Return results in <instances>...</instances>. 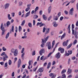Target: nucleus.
<instances>
[{"instance_id":"aec40b11","label":"nucleus","mask_w":78,"mask_h":78,"mask_svg":"<svg viewBox=\"0 0 78 78\" xmlns=\"http://www.w3.org/2000/svg\"><path fill=\"white\" fill-rule=\"evenodd\" d=\"M30 15V11H29L28 12H27L25 14V17H28Z\"/></svg>"},{"instance_id":"72a5a7b5","label":"nucleus","mask_w":78,"mask_h":78,"mask_svg":"<svg viewBox=\"0 0 78 78\" xmlns=\"http://www.w3.org/2000/svg\"><path fill=\"white\" fill-rule=\"evenodd\" d=\"M66 69H63L62 70L61 72L62 74H63L64 73H66Z\"/></svg>"},{"instance_id":"c03bdc74","label":"nucleus","mask_w":78,"mask_h":78,"mask_svg":"<svg viewBox=\"0 0 78 78\" xmlns=\"http://www.w3.org/2000/svg\"><path fill=\"white\" fill-rule=\"evenodd\" d=\"M11 15H12V17H14V16H15V13L14 12L12 13Z\"/></svg>"},{"instance_id":"4468645a","label":"nucleus","mask_w":78,"mask_h":78,"mask_svg":"<svg viewBox=\"0 0 78 78\" xmlns=\"http://www.w3.org/2000/svg\"><path fill=\"white\" fill-rule=\"evenodd\" d=\"M58 51H61V53H63L64 51V50L63 48H62L61 47L59 48L58 49Z\"/></svg>"},{"instance_id":"052dcab7","label":"nucleus","mask_w":78,"mask_h":78,"mask_svg":"<svg viewBox=\"0 0 78 78\" xmlns=\"http://www.w3.org/2000/svg\"><path fill=\"white\" fill-rule=\"evenodd\" d=\"M68 53H69V54H70V55H71V54H72V51H68Z\"/></svg>"},{"instance_id":"7c9ffc66","label":"nucleus","mask_w":78,"mask_h":78,"mask_svg":"<svg viewBox=\"0 0 78 78\" xmlns=\"http://www.w3.org/2000/svg\"><path fill=\"white\" fill-rule=\"evenodd\" d=\"M9 32H8L6 35L5 37L6 39H8L9 37Z\"/></svg>"},{"instance_id":"393cba45","label":"nucleus","mask_w":78,"mask_h":78,"mask_svg":"<svg viewBox=\"0 0 78 78\" xmlns=\"http://www.w3.org/2000/svg\"><path fill=\"white\" fill-rule=\"evenodd\" d=\"M6 24L7 27H9V25H11V22L9 21H8L7 22Z\"/></svg>"},{"instance_id":"2f4dec72","label":"nucleus","mask_w":78,"mask_h":78,"mask_svg":"<svg viewBox=\"0 0 78 78\" xmlns=\"http://www.w3.org/2000/svg\"><path fill=\"white\" fill-rule=\"evenodd\" d=\"M28 26H29V27H30V28H31V27H32V23H28Z\"/></svg>"},{"instance_id":"f8f14e48","label":"nucleus","mask_w":78,"mask_h":78,"mask_svg":"<svg viewBox=\"0 0 78 78\" xmlns=\"http://www.w3.org/2000/svg\"><path fill=\"white\" fill-rule=\"evenodd\" d=\"M21 60L19 59L18 62V68H19L20 67V65H21Z\"/></svg>"},{"instance_id":"bb28decb","label":"nucleus","mask_w":78,"mask_h":78,"mask_svg":"<svg viewBox=\"0 0 78 78\" xmlns=\"http://www.w3.org/2000/svg\"><path fill=\"white\" fill-rule=\"evenodd\" d=\"M25 20H23L21 23V26H23L24 25H25Z\"/></svg>"},{"instance_id":"6e6552de","label":"nucleus","mask_w":78,"mask_h":78,"mask_svg":"<svg viewBox=\"0 0 78 78\" xmlns=\"http://www.w3.org/2000/svg\"><path fill=\"white\" fill-rule=\"evenodd\" d=\"M45 53V49H41L39 51L40 55L41 56L42 55V53Z\"/></svg>"},{"instance_id":"e2e57ef3","label":"nucleus","mask_w":78,"mask_h":78,"mask_svg":"<svg viewBox=\"0 0 78 78\" xmlns=\"http://www.w3.org/2000/svg\"><path fill=\"white\" fill-rule=\"evenodd\" d=\"M4 75V74L3 73L2 74L0 75V78H2V77H3V76Z\"/></svg>"},{"instance_id":"4c0bfd02","label":"nucleus","mask_w":78,"mask_h":78,"mask_svg":"<svg viewBox=\"0 0 78 78\" xmlns=\"http://www.w3.org/2000/svg\"><path fill=\"white\" fill-rule=\"evenodd\" d=\"M39 9V7L37 6L35 9V13H36V12Z\"/></svg>"},{"instance_id":"6e6d98bb","label":"nucleus","mask_w":78,"mask_h":78,"mask_svg":"<svg viewBox=\"0 0 78 78\" xmlns=\"http://www.w3.org/2000/svg\"><path fill=\"white\" fill-rule=\"evenodd\" d=\"M66 76L65 74H63L62 75V78H66Z\"/></svg>"},{"instance_id":"a18cd8bd","label":"nucleus","mask_w":78,"mask_h":78,"mask_svg":"<svg viewBox=\"0 0 78 78\" xmlns=\"http://www.w3.org/2000/svg\"><path fill=\"white\" fill-rule=\"evenodd\" d=\"M41 24L40 25V27H42L43 26H44V25H45V24L44 23H42L41 22Z\"/></svg>"},{"instance_id":"680f3d73","label":"nucleus","mask_w":78,"mask_h":78,"mask_svg":"<svg viewBox=\"0 0 78 78\" xmlns=\"http://www.w3.org/2000/svg\"><path fill=\"white\" fill-rule=\"evenodd\" d=\"M75 0H71V3H74V2H75Z\"/></svg>"},{"instance_id":"0eeeda50","label":"nucleus","mask_w":78,"mask_h":78,"mask_svg":"<svg viewBox=\"0 0 78 78\" xmlns=\"http://www.w3.org/2000/svg\"><path fill=\"white\" fill-rule=\"evenodd\" d=\"M47 44L48 45V50H50L51 48V45L50 42H47Z\"/></svg>"},{"instance_id":"4d7b16f0","label":"nucleus","mask_w":78,"mask_h":78,"mask_svg":"<svg viewBox=\"0 0 78 78\" xmlns=\"http://www.w3.org/2000/svg\"><path fill=\"white\" fill-rule=\"evenodd\" d=\"M64 12L65 14L66 15L68 14L69 13V12H68V11H66V10H65Z\"/></svg>"},{"instance_id":"37998d69","label":"nucleus","mask_w":78,"mask_h":78,"mask_svg":"<svg viewBox=\"0 0 78 78\" xmlns=\"http://www.w3.org/2000/svg\"><path fill=\"white\" fill-rule=\"evenodd\" d=\"M49 29H48V30L46 31L45 33V34H48V33H49Z\"/></svg>"},{"instance_id":"1a4fd4ad","label":"nucleus","mask_w":78,"mask_h":78,"mask_svg":"<svg viewBox=\"0 0 78 78\" xmlns=\"http://www.w3.org/2000/svg\"><path fill=\"white\" fill-rule=\"evenodd\" d=\"M73 8H71L69 11V15H71V16H73Z\"/></svg>"},{"instance_id":"5fc2aeb1","label":"nucleus","mask_w":78,"mask_h":78,"mask_svg":"<svg viewBox=\"0 0 78 78\" xmlns=\"http://www.w3.org/2000/svg\"><path fill=\"white\" fill-rule=\"evenodd\" d=\"M53 54V52H51L49 53V54L48 55V57H50L51 56V55Z\"/></svg>"},{"instance_id":"e433bc0d","label":"nucleus","mask_w":78,"mask_h":78,"mask_svg":"<svg viewBox=\"0 0 78 78\" xmlns=\"http://www.w3.org/2000/svg\"><path fill=\"white\" fill-rule=\"evenodd\" d=\"M54 19L55 20H58V16H56L54 18Z\"/></svg>"},{"instance_id":"f03ea898","label":"nucleus","mask_w":78,"mask_h":78,"mask_svg":"<svg viewBox=\"0 0 78 78\" xmlns=\"http://www.w3.org/2000/svg\"><path fill=\"white\" fill-rule=\"evenodd\" d=\"M11 51L12 53H14V55L15 56H17L18 55V50L12 48L11 49Z\"/></svg>"},{"instance_id":"412c9836","label":"nucleus","mask_w":78,"mask_h":78,"mask_svg":"<svg viewBox=\"0 0 78 78\" xmlns=\"http://www.w3.org/2000/svg\"><path fill=\"white\" fill-rule=\"evenodd\" d=\"M53 24L54 27H58V24H56V22L54 21L53 22Z\"/></svg>"},{"instance_id":"de8ad7c7","label":"nucleus","mask_w":78,"mask_h":78,"mask_svg":"<svg viewBox=\"0 0 78 78\" xmlns=\"http://www.w3.org/2000/svg\"><path fill=\"white\" fill-rule=\"evenodd\" d=\"M21 38H22V39H27V36L24 35V36L22 37Z\"/></svg>"},{"instance_id":"6ab92c4d","label":"nucleus","mask_w":78,"mask_h":78,"mask_svg":"<svg viewBox=\"0 0 78 78\" xmlns=\"http://www.w3.org/2000/svg\"><path fill=\"white\" fill-rule=\"evenodd\" d=\"M65 4H67L66 6H68V5H69V4H70V2H69V1H67L66 2L63 3V5H64Z\"/></svg>"},{"instance_id":"c756f323","label":"nucleus","mask_w":78,"mask_h":78,"mask_svg":"<svg viewBox=\"0 0 78 78\" xmlns=\"http://www.w3.org/2000/svg\"><path fill=\"white\" fill-rule=\"evenodd\" d=\"M38 18V16L37 15H34V17H33V19H37Z\"/></svg>"},{"instance_id":"f704fd0d","label":"nucleus","mask_w":78,"mask_h":78,"mask_svg":"<svg viewBox=\"0 0 78 78\" xmlns=\"http://www.w3.org/2000/svg\"><path fill=\"white\" fill-rule=\"evenodd\" d=\"M9 65H10L12 64V61L11 60H9L8 61Z\"/></svg>"},{"instance_id":"a19ab883","label":"nucleus","mask_w":78,"mask_h":78,"mask_svg":"<svg viewBox=\"0 0 78 78\" xmlns=\"http://www.w3.org/2000/svg\"><path fill=\"white\" fill-rule=\"evenodd\" d=\"M55 44V41L53 40L52 43V48H53V47L54 46Z\"/></svg>"},{"instance_id":"39448f33","label":"nucleus","mask_w":78,"mask_h":78,"mask_svg":"<svg viewBox=\"0 0 78 78\" xmlns=\"http://www.w3.org/2000/svg\"><path fill=\"white\" fill-rule=\"evenodd\" d=\"M28 64H29V66H28V69H29V70H30L31 68L33 67V66H32V64H33V62L31 60H30L28 62Z\"/></svg>"},{"instance_id":"774afa93","label":"nucleus","mask_w":78,"mask_h":78,"mask_svg":"<svg viewBox=\"0 0 78 78\" xmlns=\"http://www.w3.org/2000/svg\"><path fill=\"white\" fill-rule=\"evenodd\" d=\"M18 48L20 50H21L22 49V46L21 45H20L18 46Z\"/></svg>"},{"instance_id":"dca6fc26","label":"nucleus","mask_w":78,"mask_h":78,"mask_svg":"<svg viewBox=\"0 0 78 78\" xmlns=\"http://www.w3.org/2000/svg\"><path fill=\"white\" fill-rule=\"evenodd\" d=\"M72 72V70L70 68H69L68 69L67 73L68 74H70Z\"/></svg>"},{"instance_id":"ea45409f","label":"nucleus","mask_w":78,"mask_h":78,"mask_svg":"<svg viewBox=\"0 0 78 78\" xmlns=\"http://www.w3.org/2000/svg\"><path fill=\"white\" fill-rule=\"evenodd\" d=\"M36 55V51H34L32 52V56H34Z\"/></svg>"},{"instance_id":"423d86ee","label":"nucleus","mask_w":78,"mask_h":78,"mask_svg":"<svg viewBox=\"0 0 78 78\" xmlns=\"http://www.w3.org/2000/svg\"><path fill=\"white\" fill-rule=\"evenodd\" d=\"M25 51V48H23L21 51V53H22L21 54V58L23 59H24V56H25V53H23V51Z\"/></svg>"},{"instance_id":"cd10ccee","label":"nucleus","mask_w":78,"mask_h":78,"mask_svg":"<svg viewBox=\"0 0 78 78\" xmlns=\"http://www.w3.org/2000/svg\"><path fill=\"white\" fill-rule=\"evenodd\" d=\"M8 18L9 20H11L12 19V18L10 16V14H8Z\"/></svg>"},{"instance_id":"9d476101","label":"nucleus","mask_w":78,"mask_h":78,"mask_svg":"<svg viewBox=\"0 0 78 78\" xmlns=\"http://www.w3.org/2000/svg\"><path fill=\"white\" fill-rule=\"evenodd\" d=\"M61 57V54L60 52H58L55 55V58L57 59H59Z\"/></svg>"},{"instance_id":"9b49d317","label":"nucleus","mask_w":78,"mask_h":78,"mask_svg":"<svg viewBox=\"0 0 78 78\" xmlns=\"http://www.w3.org/2000/svg\"><path fill=\"white\" fill-rule=\"evenodd\" d=\"M69 40H67L66 41H64L63 43V45L64 47H67V44L68 43V41Z\"/></svg>"},{"instance_id":"2eb2a0df","label":"nucleus","mask_w":78,"mask_h":78,"mask_svg":"<svg viewBox=\"0 0 78 78\" xmlns=\"http://www.w3.org/2000/svg\"><path fill=\"white\" fill-rule=\"evenodd\" d=\"M72 34H73L74 35H76V34H77L78 33V32H77V31L76 30H72Z\"/></svg>"},{"instance_id":"49530a36","label":"nucleus","mask_w":78,"mask_h":78,"mask_svg":"<svg viewBox=\"0 0 78 78\" xmlns=\"http://www.w3.org/2000/svg\"><path fill=\"white\" fill-rule=\"evenodd\" d=\"M17 57H15L14 58V63L15 64L16 62L17 61Z\"/></svg>"},{"instance_id":"603ef678","label":"nucleus","mask_w":78,"mask_h":78,"mask_svg":"<svg viewBox=\"0 0 78 78\" xmlns=\"http://www.w3.org/2000/svg\"><path fill=\"white\" fill-rule=\"evenodd\" d=\"M72 30H74V29H73L74 28H75V27L74 26V24H73L72 25Z\"/></svg>"},{"instance_id":"864d4df0","label":"nucleus","mask_w":78,"mask_h":78,"mask_svg":"<svg viewBox=\"0 0 78 78\" xmlns=\"http://www.w3.org/2000/svg\"><path fill=\"white\" fill-rule=\"evenodd\" d=\"M46 30V28L45 27L43 28V33H45Z\"/></svg>"},{"instance_id":"a211bd4d","label":"nucleus","mask_w":78,"mask_h":78,"mask_svg":"<svg viewBox=\"0 0 78 78\" xmlns=\"http://www.w3.org/2000/svg\"><path fill=\"white\" fill-rule=\"evenodd\" d=\"M70 24H69L68 25V33L69 34L70 33Z\"/></svg>"},{"instance_id":"0e129e2a","label":"nucleus","mask_w":78,"mask_h":78,"mask_svg":"<svg viewBox=\"0 0 78 78\" xmlns=\"http://www.w3.org/2000/svg\"><path fill=\"white\" fill-rule=\"evenodd\" d=\"M41 22H38L37 23V26H38V25H40L41 24Z\"/></svg>"},{"instance_id":"58836bf2","label":"nucleus","mask_w":78,"mask_h":78,"mask_svg":"<svg viewBox=\"0 0 78 78\" xmlns=\"http://www.w3.org/2000/svg\"><path fill=\"white\" fill-rule=\"evenodd\" d=\"M21 30H22V27H21V26H20L19 27V32H20Z\"/></svg>"},{"instance_id":"09e8293b","label":"nucleus","mask_w":78,"mask_h":78,"mask_svg":"<svg viewBox=\"0 0 78 78\" xmlns=\"http://www.w3.org/2000/svg\"><path fill=\"white\" fill-rule=\"evenodd\" d=\"M35 24H36V21L34 20H33V25L34 26Z\"/></svg>"},{"instance_id":"f3484780","label":"nucleus","mask_w":78,"mask_h":78,"mask_svg":"<svg viewBox=\"0 0 78 78\" xmlns=\"http://www.w3.org/2000/svg\"><path fill=\"white\" fill-rule=\"evenodd\" d=\"M5 9H8L9 6V3H6L5 5Z\"/></svg>"},{"instance_id":"bf43d9fd","label":"nucleus","mask_w":78,"mask_h":78,"mask_svg":"<svg viewBox=\"0 0 78 78\" xmlns=\"http://www.w3.org/2000/svg\"><path fill=\"white\" fill-rule=\"evenodd\" d=\"M63 19L64 17H63V16H61L60 18V20H61V21H62V20Z\"/></svg>"},{"instance_id":"79ce46f5","label":"nucleus","mask_w":78,"mask_h":78,"mask_svg":"<svg viewBox=\"0 0 78 78\" xmlns=\"http://www.w3.org/2000/svg\"><path fill=\"white\" fill-rule=\"evenodd\" d=\"M14 26H12V29L10 30V31L11 32V31H12V32H14Z\"/></svg>"},{"instance_id":"5701e85b","label":"nucleus","mask_w":78,"mask_h":78,"mask_svg":"<svg viewBox=\"0 0 78 78\" xmlns=\"http://www.w3.org/2000/svg\"><path fill=\"white\" fill-rule=\"evenodd\" d=\"M66 36V34L64 33L61 37V40H62L64 37H65Z\"/></svg>"},{"instance_id":"7ed1b4c3","label":"nucleus","mask_w":78,"mask_h":78,"mask_svg":"<svg viewBox=\"0 0 78 78\" xmlns=\"http://www.w3.org/2000/svg\"><path fill=\"white\" fill-rule=\"evenodd\" d=\"M1 56H4L2 57V60L3 61H6L7 60V58H8V56L6 55V54H5V52H3L1 55Z\"/></svg>"},{"instance_id":"a878e982","label":"nucleus","mask_w":78,"mask_h":78,"mask_svg":"<svg viewBox=\"0 0 78 78\" xmlns=\"http://www.w3.org/2000/svg\"><path fill=\"white\" fill-rule=\"evenodd\" d=\"M50 66H51V62H50L48 63V65L47 69H49L50 67Z\"/></svg>"},{"instance_id":"69168bd1","label":"nucleus","mask_w":78,"mask_h":78,"mask_svg":"<svg viewBox=\"0 0 78 78\" xmlns=\"http://www.w3.org/2000/svg\"><path fill=\"white\" fill-rule=\"evenodd\" d=\"M56 64V62L55 61H53L52 63V65H55Z\"/></svg>"},{"instance_id":"c85d7f7f","label":"nucleus","mask_w":78,"mask_h":78,"mask_svg":"<svg viewBox=\"0 0 78 78\" xmlns=\"http://www.w3.org/2000/svg\"><path fill=\"white\" fill-rule=\"evenodd\" d=\"M72 44H73L72 43H71L69 46H68L67 47V49L69 48H70L71 47H72Z\"/></svg>"},{"instance_id":"ddd939ff","label":"nucleus","mask_w":78,"mask_h":78,"mask_svg":"<svg viewBox=\"0 0 78 78\" xmlns=\"http://www.w3.org/2000/svg\"><path fill=\"white\" fill-rule=\"evenodd\" d=\"M49 76L51 77V78H55L56 77V75L53 73H51L49 74Z\"/></svg>"},{"instance_id":"b1692460","label":"nucleus","mask_w":78,"mask_h":78,"mask_svg":"<svg viewBox=\"0 0 78 78\" xmlns=\"http://www.w3.org/2000/svg\"><path fill=\"white\" fill-rule=\"evenodd\" d=\"M38 71L39 72H42L44 71V69L42 68H41L38 69Z\"/></svg>"},{"instance_id":"f257e3e1","label":"nucleus","mask_w":78,"mask_h":78,"mask_svg":"<svg viewBox=\"0 0 78 78\" xmlns=\"http://www.w3.org/2000/svg\"><path fill=\"white\" fill-rule=\"evenodd\" d=\"M49 37H50L49 36H47L46 38H44V39H41V47H42V48L44 47V45H45V44L46 43L47 41H48V38H49Z\"/></svg>"},{"instance_id":"8fccbe9b","label":"nucleus","mask_w":78,"mask_h":78,"mask_svg":"<svg viewBox=\"0 0 78 78\" xmlns=\"http://www.w3.org/2000/svg\"><path fill=\"white\" fill-rule=\"evenodd\" d=\"M77 43V40H75L73 42V45H75V44H76Z\"/></svg>"},{"instance_id":"13d9d810","label":"nucleus","mask_w":78,"mask_h":78,"mask_svg":"<svg viewBox=\"0 0 78 78\" xmlns=\"http://www.w3.org/2000/svg\"><path fill=\"white\" fill-rule=\"evenodd\" d=\"M2 50L3 51H6V49L5 48V47H2Z\"/></svg>"},{"instance_id":"20e7f679","label":"nucleus","mask_w":78,"mask_h":78,"mask_svg":"<svg viewBox=\"0 0 78 78\" xmlns=\"http://www.w3.org/2000/svg\"><path fill=\"white\" fill-rule=\"evenodd\" d=\"M1 30L2 31V35L3 36L4 34V33L5 32V27H3V24L2 23L1 26L0 28Z\"/></svg>"},{"instance_id":"c9c22d12","label":"nucleus","mask_w":78,"mask_h":78,"mask_svg":"<svg viewBox=\"0 0 78 78\" xmlns=\"http://www.w3.org/2000/svg\"><path fill=\"white\" fill-rule=\"evenodd\" d=\"M30 9V7H28L26 9L25 11H26V12H28Z\"/></svg>"},{"instance_id":"338daca9","label":"nucleus","mask_w":78,"mask_h":78,"mask_svg":"<svg viewBox=\"0 0 78 78\" xmlns=\"http://www.w3.org/2000/svg\"><path fill=\"white\" fill-rule=\"evenodd\" d=\"M12 76L14 77V72H13L12 73Z\"/></svg>"},{"instance_id":"3c124183","label":"nucleus","mask_w":78,"mask_h":78,"mask_svg":"<svg viewBox=\"0 0 78 78\" xmlns=\"http://www.w3.org/2000/svg\"><path fill=\"white\" fill-rule=\"evenodd\" d=\"M4 65H5L4 67H8V62H6L5 64Z\"/></svg>"},{"instance_id":"4be33fe9","label":"nucleus","mask_w":78,"mask_h":78,"mask_svg":"<svg viewBox=\"0 0 78 78\" xmlns=\"http://www.w3.org/2000/svg\"><path fill=\"white\" fill-rule=\"evenodd\" d=\"M51 6H50L48 8V13H50L51 12Z\"/></svg>"},{"instance_id":"473e14b6","label":"nucleus","mask_w":78,"mask_h":78,"mask_svg":"<svg viewBox=\"0 0 78 78\" xmlns=\"http://www.w3.org/2000/svg\"><path fill=\"white\" fill-rule=\"evenodd\" d=\"M42 17L44 20H47V16H45V15H42Z\"/></svg>"}]
</instances>
